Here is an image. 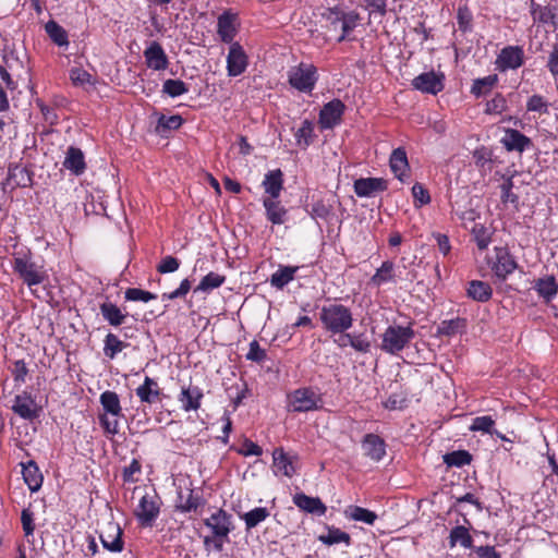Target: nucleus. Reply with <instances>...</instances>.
I'll return each instance as SVG.
<instances>
[{
    "label": "nucleus",
    "instance_id": "obj_1",
    "mask_svg": "<svg viewBox=\"0 0 558 558\" xmlns=\"http://www.w3.org/2000/svg\"><path fill=\"white\" fill-rule=\"evenodd\" d=\"M319 320L324 329L331 333L343 335L353 326L351 310L339 303L324 305L319 312Z\"/></svg>",
    "mask_w": 558,
    "mask_h": 558
},
{
    "label": "nucleus",
    "instance_id": "obj_2",
    "mask_svg": "<svg viewBox=\"0 0 558 558\" xmlns=\"http://www.w3.org/2000/svg\"><path fill=\"white\" fill-rule=\"evenodd\" d=\"M100 404L104 413L98 415L100 426L108 435H117L120 430V418L124 417L117 392L106 390L100 395Z\"/></svg>",
    "mask_w": 558,
    "mask_h": 558
},
{
    "label": "nucleus",
    "instance_id": "obj_3",
    "mask_svg": "<svg viewBox=\"0 0 558 558\" xmlns=\"http://www.w3.org/2000/svg\"><path fill=\"white\" fill-rule=\"evenodd\" d=\"M415 337L411 326L390 325L383 333L381 350L389 354H398Z\"/></svg>",
    "mask_w": 558,
    "mask_h": 558
},
{
    "label": "nucleus",
    "instance_id": "obj_4",
    "mask_svg": "<svg viewBox=\"0 0 558 558\" xmlns=\"http://www.w3.org/2000/svg\"><path fill=\"white\" fill-rule=\"evenodd\" d=\"M287 407L291 412H311L322 409L323 398L311 387L298 388L287 396Z\"/></svg>",
    "mask_w": 558,
    "mask_h": 558
},
{
    "label": "nucleus",
    "instance_id": "obj_5",
    "mask_svg": "<svg viewBox=\"0 0 558 558\" xmlns=\"http://www.w3.org/2000/svg\"><path fill=\"white\" fill-rule=\"evenodd\" d=\"M322 17L335 31L340 28L342 31L338 41H343L347 35L356 26L359 15L353 11H344L340 7L327 8L322 13Z\"/></svg>",
    "mask_w": 558,
    "mask_h": 558
},
{
    "label": "nucleus",
    "instance_id": "obj_6",
    "mask_svg": "<svg viewBox=\"0 0 558 558\" xmlns=\"http://www.w3.org/2000/svg\"><path fill=\"white\" fill-rule=\"evenodd\" d=\"M317 80V69L310 63L302 62L296 66H292L288 72L289 84L301 93H312Z\"/></svg>",
    "mask_w": 558,
    "mask_h": 558
},
{
    "label": "nucleus",
    "instance_id": "obj_7",
    "mask_svg": "<svg viewBox=\"0 0 558 558\" xmlns=\"http://www.w3.org/2000/svg\"><path fill=\"white\" fill-rule=\"evenodd\" d=\"M13 270L29 288L43 283L47 278V275L41 267L23 257H16L14 259Z\"/></svg>",
    "mask_w": 558,
    "mask_h": 558
},
{
    "label": "nucleus",
    "instance_id": "obj_8",
    "mask_svg": "<svg viewBox=\"0 0 558 558\" xmlns=\"http://www.w3.org/2000/svg\"><path fill=\"white\" fill-rule=\"evenodd\" d=\"M160 512L158 497L155 495H144L135 510V517L140 524L145 527H151Z\"/></svg>",
    "mask_w": 558,
    "mask_h": 558
},
{
    "label": "nucleus",
    "instance_id": "obj_9",
    "mask_svg": "<svg viewBox=\"0 0 558 558\" xmlns=\"http://www.w3.org/2000/svg\"><path fill=\"white\" fill-rule=\"evenodd\" d=\"M204 524L210 529L211 533L219 538L229 542V534L233 530L232 515L223 509H218L211 515L204 520Z\"/></svg>",
    "mask_w": 558,
    "mask_h": 558
},
{
    "label": "nucleus",
    "instance_id": "obj_10",
    "mask_svg": "<svg viewBox=\"0 0 558 558\" xmlns=\"http://www.w3.org/2000/svg\"><path fill=\"white\" fill-rule=\"evenodd\" d=\"M524 63V51L520 46H507L498 53L495 64L500 72L517 70Z\"/></svg>",
    "mask_w": 558,
    "mask_h": 558
},
{
    "label": "nucleus",
    "instance_id": "obj_11",
    "mask_svg": "<svg viewBox=\"0 0 558 558\" xmlns=\"http://www.w3.org/2000/svg\"><path fill=\"white\" fill-rule=\"evenodd\" d=\"M122 529L117 522L109 521L100 530L99 538L102 546L113 553L123 550Z\"/></svg>",
    "mask_w": 558,
    "mask_h": 558
},
{
    "label": "nucleus",
    "instance_id": "obj_12",
    "mask_svg": "<svg viewBox=\"0 0 558 558\" xmlns=\"http://www.w3.org/2000/svg\"><path fill=\"white\" fill-rule=\"evenodd\" d=\"M248 65V57L243 47L238 43H232L227 56L228 75L235 77L243 74Z\"/></svg>",
    "mask_w": 558,
    "mask_h": 558
},
{
    "label": "nucleus",
    "instance_id": "obj_13",
    "mask_svg": "<svg viewBox=\"0 0 558 558\" xmlns=\"http://www.w3.org/2000/svg\"><path fill=\"white\" fill-rule=\"evenodd\" d=\"M345 106L340 99H332L324 105L318 123L323 130L332 129L341 122Z\"/></svg>",
    "mask_w": 558,
    "mask_h": 558
},
{
    "label": "nucleus",
    "instance_id": "obj_14",
    "mask_svg": "<svg viewBox=\"0 0 558 558\" xmlns=\"http://www.w3.org/2000/svg\"><path fill=\"white\" fill-rule=\"evenodd\" d=\"M353 187L359 197H373L386 191L388 182L383 178H360L354 181Z\"/></svg>",
    "mask_w": 558,
    "mask_h": 558
},
{
    "label": "nucleus",
    "instance_id": "obj_15",
    "mask_svg": "<svg viewBox=\"0 0 558 558\" xmlns=\"http://www.w3.org/2000/svg\"><path fill=\"white\" fill-rule=\"evenodd\" d=\"M442 78L444 75H437L433 71L425 72L416 76L412 81V85L417 90L436 95L444 89Z\"/></svg>",
    "mask_w": 558,
    "mask_h": 558
},
{
    "label": "nucleus",
    "instance_id": "obj_16",
    "mask_svg": "<svg viewBox=\"0 0 558 558\" xmlns=\"http://www.w3.org/2000/svg\"><path fill=\"white\" fill-rule=\"evenodd\" d=\"M364 454L375 462H379L386 454V442L376 434H366L362 439Z\"/></svg>",
    "mask_w": 558,
    "mask_h": 558
},
{
    "label": "nucleus",
    "instance_id": "obj_17",
    "mask_svg": "<svg viewBox=\"0 0 558 558\" xmlns=\"http://www.w3.org/2000/svg\"><path fill=\"white\" fill-rule=\"evenodd\" d=\"M12 411L24 420L33 421L39 416L35 400L28 393L17 395L14 398Z\"/></svg>",
    "mask_w": 558,
    "mask_h": 558
},
{
    "label": "nucleus",
    "instance_id": "obj_18",
    "mask_svg": "<svg viewBox=\"0 0 558 558\" xmlns=\"http://www.w3.org/2000/svg\"><path fill=\"white\" fill-rule=\"evenodd\" d=\"M501 144L508 151L522 153L532 146V141L518 130L506 129L505 136L501 138Z\"/></svg>",
    "mask_w": 558,
    "mask_h": 558
},
{
    "label": "nucleus",
    "instance_id": "obj_19",
    "mask_svg": "<svg viewBox=\"0 0 558 558\" xmlns=\"http://www.w3.org/2000/svg\"><path fill=\"white\" fill-rule=\"evenodd\" d=\"M145 61L148 68L161 71L168 66V57L163 51L161 45L153 41L144 51Z\"/></svg>",
    "mask_w": 558,
    "mask_h": 558
},
{
    "label": "nucleus",
    "instance_id": "obj_20",
    "mask_svg": "<svg viewBox=\"0 0 558 558\" xmlns=\"http://www.w3.org/2000/svg\"><path fill=\"white\" fill-rule=\"evenodd\" d=\"M294 505L302 511L316 515H325L327 507L318 497H311L304 493H298L293 496Z\"/></svg>",
    "mask_w": 558,
    "mask_h": 558
},
{
    "label": "nucleus",
    "instance_id": "obj_21",
    "mask_svg": "<svg viewBox=\"0 0 558 558\" xmlns=\"http://www.w3.org/2000/svg\"><path fill=\"white\" fill-rule=\"evenodd\" d=\"M178 399L184 411H197L201 408L203 391L198 386H183Z\"/></svg>",
    "mask_w": 558,
    "mask_h": 558
},
{
    "label": "nucleus",
    "instance_id": "obj_22",
    "mask_svg": "<svg viewBox=\"0 0 558 558\" xmlns=\"http://www.w3.org/2000/svg\"><path fill=\"white\" fill-rule=\"evenodd\" d=\"M63 167L74 175H81L86 170L85 156L81 148L70 146L65 153Z\"/></svg>",
    "mask_w": 558,
    "mask_h": 558
},
{
    "label": "nucleus",
    "instance_id": "obj_23",
    "mask_svg": "<svg viewBox=\"0 0 558 558\" xmlns=\"http://www.w3.org/2000/svg\"><path fill=\"white\" fill-rule=\"evenodd\" d=\"M135 392L142 403L148 404L159 401L162 395L158 383L148 376H146L144 383L135 389Z\"/></svg>",
    "mask_w": 558,
    "mask_h": 558
},
{
    "label": "nucleus",
    "instance_id": "obj_24",
    "mask_svg": "<svg viewBox=\"0 0 558 558\" xmlns=\"http://www.w3.org/2000/svg\"><path fill=\"white\" fill-rule=\"evenodd\" d=\"M267 198H278L283 189V172L280 169L270 170L265 174L262 182Z\"/></svg>",
    "mask_w": 558,
    "mask_h": 558
},
{
    "label": "nucleus",
    "instance_id": "obj_25",
    "mask_svg": "<svg viewBox=\"0 0 558 558\" xmlns=\"http://www.w3.org/2000/svg\"><path fill=\"white\" fill-rule=\"evenodd\" d=\"M263 205L266 210V218L272 225H282L288 219V210L281 205L278 198H264Z\"/></svg>",
    "mask_w": 558,
    "mask_h": 558
},
{
    "label": "nucleus",
    "instance_id": "obj_26",
    "mask_svg": "<svg viewBox=\"0 0 558 558\" xmlns=\"http://www.w3.org/2000/svg\"><path fill=\"white\" fill-rule=\"evenodd\" d=\"M517 267L518 264L514 257L509 252L502 250L497 254V262L493 269L498 278L505 280L508 275L515 270Z\"/></svg>",
    "mask_w": 558,
    "mask_h": 558
},
{
    "label": "nucleus",
    "instance_id": "obj_27",
    "mask_svg": "<svg viewBox=\"0 0 558 558\" xmlns=\"http://www.w3.org/2000/svg\"><path fill=\"white\" fill-rule=\"evenodd\" d=\"M235 16L228 12L222 13L218 17L217 22V33L220 36L221 40L227 44H232L233 38L236 34V29L234 27Z\"/></svg>",
    "mask_w": 558,
    "mask_h": 558
},
{
    "label": "nucleus",
    "instance_id": "obj_28",
    "mask_svg": "<svg viewBox=\"0 0 558 558\" xmlns=\"http://www.w3.org/2000/svg\"><path fill=\"white\" fill-rule=\"evenodd\" d=\"M275 473L292 477L295 473L292 458L282 448H276L272 452Z\"/></svg>",
    "mask_w": 558,
    "mask_h": 558
},
{
    "label": "nucleus",
    "instance_id": "obj_29",
    "mask_svg": "<svg viewBox=\"0 0 558 558\" xmlns=\"http://www.w3.org/2000/svg\"><path fill=\"white\" fill-rule=\"evenodd\" d=\"M534 290L538 296L543 298L546 302H550L558 293L556 278L554 276L538 278L534 283Z\"/></svg>",
    "mask_w": 558,
    "mask_h": 558
},
{
    "label": "nucleus",
    "instance_id": "obj_30",
    "mask_svg": "<svg viewBox=\"0 0 558 558\" xmlns=\"http://www.w3.org/2000/svg\"><path fill=\"white\" fill-rule=\"evenodd\" d=\"M390 169L400 181H404V175L409 169L407 153L402 147L396 148L390 156Z\"/></svg>",
    "mask_w": 558,
    "mask_h": 558
},
{
    "label": "nucleus",
    "instance_id": "obj_31",
    "mask_svg": "<svg viewBox=\"0 0 558 558\" xmlns=\"http://www.w3.org/2000/svg\"><path fill=\"white\" fill-rule=\"evenodd\" d=\"M22 474L23 478L31 489V492H37L43 484V475L34 461H28L27 463H22Z\"/></svg>",
    "mask_w": 558,
    "mask_h": 558
},
{
    "label": "nucleus",
    "instance_id": "obj_32",
    "mask_svg": "<svg viewBox=\"0 0 558 558\" xmlns=\"http://www.w3.org/2000/svg\"><path fill=\"white\" fill-rule=\"evenodd\" d=\"M202 504V499L198 496H195L193 489L186 488L185 490L180 489L178 492V499L175 507L181 512H191L195 511L199 505Z\"/></svg>",
    "mask_w": 558,
    "mask_h": 558
},
{
    "label": "nucleus",
    "instance_id": "obj_33",
    "mask_svg": "<svg viewBox=\"0 0 558 558\" xmlns=\"http://www.w3.org/2000/svg\"><path fill=\"white\" fill-rule=\"evenodd\" d=\"M468 296L477 302H487L493 295V290L487 282L472 280L466 289Z\"/></svg>",
    "mask_w": 558,
    "mask_h": 558
},
{
    "label": "nucleus",
    "instance_id": "obj_34",
    "mask_svg": "<svg viewBox=\"0 0 558 558\" xmlns=\"http://www.w3.org/2000/svg\"><path fill=\"white\" fill-rule=\"evenodd\" d=\"M298 270V266H279L278 270L270 277V284L280 290L283 289L294 279Z\"/></svg>",
    "mask_w": 558,
    "mask_h": 558
},
{
    "label": "nucleus",
    "instance_id": "obj_35",
    "mask_svg": "<svg viewBox=\"0 0 558 558\" xmlns=\"http://www.w3.org/2000/svg\"><path fill=\"white\" fill-rule=\"evenodd\" d=\"M99 308L104 319L113 327L122 325L126 318V314L122 313L114 303L104 302L100 304Z\"/></svg>",
    "mask_w": 558,
    "mask_h": 558
},
{
    "label": "nucleus",
    "instance_id": "obj_36",
    "mask_svg": "<svg viewBox=\"0 0 558 558\" xmlns=\"http://www.w3.org/2000/svg\"><path fill=\"white\" fill-rule=\"evenodd\" d=\"M448 539L450 548H453L458 543L468 549L473 547V538L469 529L464 525H457L451 529Z\"/></svg>",
    "mask_w": 558,
    "mask_h": 558
},
{
    "label": "nucleus",
    "instance_id": "obj_37",
    "mask_svg": "<svg viewBox=\"0 0 558 558\" xmlns=\"http://www.w3.org/2000/svg\"><path fill=\"white\" fill-rule=\"evenodd\" d=\"M327 534L318 536V541L324 545L331 546L339 543H344L347 546L351 544V536L347 532L341 531L335 526H326Z\"/></svg>",
    "mask_w": 558,
    "mask_h": 558
},
{
    "label": "nucleus",
    "instance_id": "obj_38",
    "mask_svg": "<svg viewBox=\"0 0 558 558\" xmlns=\"http://www.w3.org/2000/svg\"><path fill=\"white\" fill-rule=\"evenodd\" d=\"M45 31L49 38L59 47L69 46V37L66 31L56 21L50 20L45 25Z\"/></svg>",
    "mask_w": 558,
    "mask_h": 558
},
{
    "label": "nucleus",
    "instance_id": "obj_39",
    "mask_svg": "<svg viewBox=\"0 0 558 558\" xmlns=\"http://www.w3.org/2000/svg\"><path fill=\"white\" fill-rule=\"evenodd\" d=\"M7 181L14 189L16 186H27L32 180L26 168L15 165L9 167Z\"/></svg>",
    "mask_w": 558,
    "mask_h": 558
},
{
    "label": "nucleus",
    "instance_id": "obj_40",
    "mask_svg": "<svg viewBox=\"0 0 558 558\" xmlns=\"http://www.w3.org/2000/svg\"><path fill=\"white\" fill-rule=\"evenodd\" d=\"M497 83V74H490L485 77L476 78L473 81L471 94H473L475 97L487 95Z\"/></svg>",
    "mask_w": 558,
    "mask_h": 558
},
{
    "label": "nucleus",
    "instance_id": "obj_41",
    "mask_svg": "<svg viewBox=\"0 0 558 558\" xmlns=\"http://www.w3.org/2000/svg\"><path fill=\"white\" fill-rule=\"evenodd\" d=\"M269 511L265 507H257L248 512L240 515L244 521L247 531L256 527L260 522L265 521L269 517Z\"/></svg>",
    "mask_w": 558,
    "mask_h": 558
},
{
    "label": "nucleus",
    "instance_id": "obj_42",
    "mask_svg": "<svg viewBox=\"0 0 558 558\" xmlns=\"http://www.w3.org/2000/svg\"><path fill=\"white\" fill-rule=\"evenodd\" d=\"M128 345L129 343L120 340L117 335L109 332L104 340V353L107 357L113 360Z\"/></svg>",
    "mask_w": 558,
    "mask_h": 558
},
{
    "label": "nucleus",
    "instance_id": "obj_43",
    "mask_svg": "<svg viewBox=\"0 0 558 558\" xmlns=\"http://www.w3.org/2000/svg\"><path fill=\"white\" fill-rule=\"evenodd\" d=\"M345 515L354 521L364 522L373 525L377 519V514L366 508L360 506H350L344 511Z\"/></svg>",
    "mask_w": 558,
    "mask_h": 558
},
{
    "label": "nucleus",
    "instance_id": "obj_44",
    "mask_svg": "<svg viewBox=\"0 0 558 558\" xmlns=\"http://www.w3.org/2000/svg\"><path fill=\"white\" fill-rule=\"evenodd\" d=\"M226 281V277L217 272L207 274L194 289V292H209L216 288L222 286Z\"/></svg>",
    "mask_w": 558,
    "mask_h": 558
},
{
    "label": "nucleus",
    "instance_id": "obj_45",
    "mask_svg": "<svg viewBox=\"0 0 558 558\" xmlns=\"http://www.w3.org/2000/svg\"><path fill=\"white\" fill-rule=\"evenodd\" d=\"M393 268L395 265L390 260H386L381 264V266L377 269L375 275L371 278V282L375 286H381L385 282H389L393 280Z\"/></svg>",
    "mask_w": 558,
    "mask_h": 558
},
{
    "label": "nucleus",
    "instance_id": "obj_46",
    "mask_svg": "<svg viewBox=\"0 0 558 558\" xmlns=\"http://www.w3.org/2000/svg\"><path fill=\"white\" fill-rule=\"evenodd\" d=\"M466 326V322L464 318H454V319H448L442 320L441 324L438 327L439 333L445 336H454L457 333H460L464 330Z\"/></svg>",
    "mask_w": 558,
    "mask_h": 558
},
{
    "label": "nucleus",
    "instance_id": "obj_47",
    "mask_svg": "<svg viewBox=\"0 0 558 558\" xmlns=\"http://www.w3.org/2000/svg\"><path fill=\"white\" fill-rule=\"evenodd\" d=\"M183 123V119L179 114H174L171 117L161 116L158 119V123L156 125V132L158 134L163 135L167 131L177 130Z\"/></svg>",
    "mask_w": 558,
    "mask_h": 558
},
{
    "label": "nucleus",
    "instance_id": "obj_48",
    "mask_svg": "<svg viewBox=\"0 0 558 558\" xmlns=\"http://www.w3.org/2000/svg\"><path fill=\"white\" fill-rule=\"evenodd\" d=\"M314 137V124L310 120H304L301 128L295 133L298 145L307 147Z\"/></svg>",
    "mask_w": 558,
    "mask_h": 558
},
{
    "label": "nucleus",
    "instance_id": "obj_49",
    "mask_svg": "<svg viewBox=\"0 0 558 558\" xmlns=\"http://www.w3.org/2000/svg\"><path fill=\"white\" fill-rule=\"evenodd\" d=\"M342 339H348L349 345L357 352L367 353L371 350V342L363 333L352 335L344 332Z\"/></svg>",
    "mask_w": 558,
    "mask_h": 558
},
{
    "label": "nucleus",
    "instance_id": "obj_50",
    "mask_svg": "<svg viewBox=\"0 0 558 558\" xmlns=\"http://www.w3.org/2000/svg\"><path fill=\"white\" fill-rule=\"evenodd\" d=\"M162 92L170 97H179L189 92L187 85L181 80L168 78L163 82Z\"/></svg>",
    "mask_w": 558,
    "mask_h": 558
},
{
    "label": "nucleus",
    "instance_id": "obj_51",
    "mask_svg": "<svg viewBox=\"0 0 558 558\" xmlns=\"http://www.w3.org/2000/svg\"><path fill=\"white\" fill-rule=\"evenodd\" d=\"M472 456L465 450H458L447 453L444 461L449 466H463L470 464Z\"/></svg>",
    "mask_w": 558,
    "mask_h": 558
},
{
    "label": "nucleus",
    "instance_id": "obj_52",
    "mask_svg": "<svg viewBox=\"0 0 558 558\" xmlns=\"http://www.w3.org/2000/svg\"><path fill=\"white\" fill-rule=\"evenodd\" d=\"M495 426V420L490 415L476 416L473 418L472 424L470 426V430L472 432H482L485 434L493 435V428Z\"/></svg>",
    "mask_w": 558,
    "mask_h": 558
},
{
    "label": "nucleus",
    "instance_id": "obj_53",
    "mask_svg": "<svg viewBox=\"0 0 558 558\" xmlns=\"http://www.w3.org/2000/svg\"><path fill=\"white\" fill-rule=\"evenodd\" d=\"M457 22L459 29L463 33L472 29L473 14L468 5H460L457 12Z\"/></svg>",
    "mask_w": 558,
    "mask_h": 558
},
{
    "label": "nucleus",
    "instance_id": "obj_54",
    "mask_svg": "<svg viewBox=\"0 0 558 558\" xmlns=\"http://www.w3.org/2000/svg\"><path fill=\"white\" fill-rule=\"evenodd\" d=\"M124 298L126 301H133V302L141 301V302L147 303L151 300H155L157 298V295L149 291L142 290L138 288H129L124 292Z\"/></svg>",
    "mask_w": 558,
    "mask_h": 558
},
{
    "label": "nucleus",
    "instance_id": "obj_55",
    "mask_svg": "<svg viewBox=\"0 0 558 558\" xmlns=\"http://www.w3.org/2000/svg\"><path fill=\"white\" fill-rule=\"evenodd\" d=\"M332 214V205L323 199H318L312 204L311 216L327 220Z\"/></svg>",
    "mask_w": 558,
    "mask_h": 558
},
{
    "label": "nucleus",
    "instance_id": "obj_56",
    "mask_svg": "<svg viewBox=\"0 0 558 558\" xmlns=\"http://www.w3.org/2000/svg\"><path fill=\"white\" fill-rule=\"evenodd\" d=\"M513 181L511 178H507L502 184L500 185L501 190V202L502 203H511V204H518L519 196L512 192L513 189Z\"/></svg>",
    "mask_w": 558,
    "mask_h": 558
},
{
    "label": "nucleus",
    "instance_id": "obj_57",
    "mask_svg": "<svg viewBox=\"0 0 558 558\" xmlns=\"http://www.w3.org/2000/svg\"><path fill=\"white\" fill-rule=\"evenodd\" d=\"M506 108L507 101L505 97L501 94H496L494 98L487 101L485 112L489 114H499L504 112Z\"/></svg>",
    "mask_w": 558,
    "mask_h": 558
},
{
    "label": "nucleus",
    "instance_id": "obj_58",
    "mask_svg": "<svg viewBox=\"0 0 558 558\" xmlns=\"http://www.w3.org/2000/svg\"><path fill=\"white\" fill-rule=\"evenodd\" d=\"M472 233L478 250L483 251L487 248L490 242V236L488 235L486 228L483 225H475L473 227Z\"/></svg>",
    "mask_w": 558,
    "mask_h": 558
},
{
    "label": "nucleus",
    "instance_id": "obj_59",
    "mask_svg": "<svg viewBox=\"0 0 558 558\" xmlns=\"http://www.w3.org/2000/svg\"><path fill=\"white\" fill-rule=\"evenodd\" d=\"M527 111L538 112V113H547L548 104L545 98L541 95H533L529 98L526 102Z\"/></svg>",
    "mask_w": 558,
    "mask_h": 558
},
{
    "label": "nucleus",
    "instance_id": "obj_60",
    "mask_svg": "<svg viewBox=\"0 0 558 558\" xmlns=\"http://www.w3.org/2000/svg\"><path fill=\"white\" fill-rule=\"evenodd\" d=\"M70 78L75 86H83L92 83V75L82 68H72L70 70Z\"/></svg>",
    "mask_w": 558,
    "mask_h": 558
},
{
    "label": "nucleus",
    "instance_id": "obj_61",
    "mask_svg": "<svg viewBox=\"0 0 558 558\" xmlns=\"http://www.w3.org/2000/svg\"><path fill=\"white\" fill-rule=\"evenodd\" d=\"M180 267V260L173 256H165L157 266L159 274L174 272Z\"/></svg>",
    "mask_w": 558,
    "mask_h": 558
},
{
    "label": "nucleus",
    "instance_id": "obj_62",
    "mask_svg": "<svg viewBox=\"0 0 558 558\" xmlns=\"http://www.w3.org/2000/svg\"><path fill=\"white\" fill-rule=\"evenodd\" d=\"M266 357H267L266 351L260 348L258 341L253 340L250 343V349L246 354V360L252 361V362L262 363L266 360Z\"/></svg>",
    "mask_w": 558,
    "mask_h": 558
},
{
    "label": "nucleus",
    "instance_id": "obj_63",
    "mask_svg": "<svg viewBox=\"0 0 558 558\" xmlns=\"http://www.w3.org/2000/svg\"><path fill=\"white\" fill-rule=\"evenodd\" d=\"M412 195H413L415 202H418L417 206H420V207L430 203L429 193L425 189V186L421 183H415L412 186Z\"/></svg>",
    "mask_w": 558,
    "mask_h": 558
},
{
    "label": "nucleus",
    "instance_id": "obj_64",
    "mask_svg": "<svg viewBox=\"0 0 558 558\" xmlns=\"http://www.w3.org/2000/svg\"><path fill=\"white\" fill-rule=\"evenodd\" d=\"M546 66L554 77L558 76V44L553 46Z\"/></svg>",
    "mask_w": 558,
    "mask_h": 558
}]
</instances>
